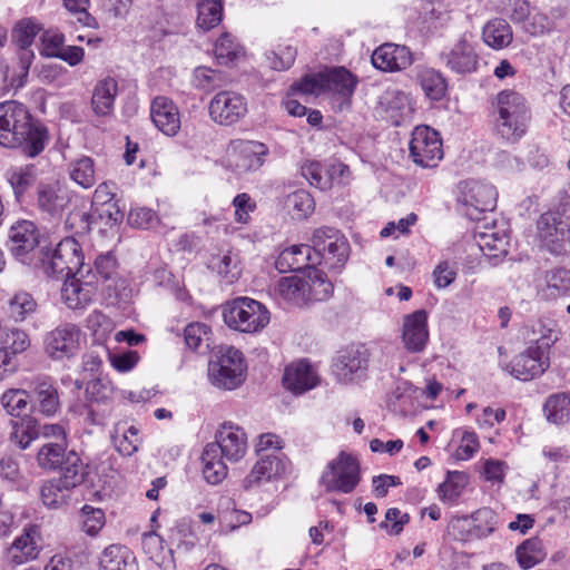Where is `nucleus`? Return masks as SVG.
Instances as JSON below:
<instances>
[{
	"mask_svg": "<svg viewBox=\"0 0 570 570\" xmlns=\"http://www.w3.org/2000/svg\"><path fill=\"white\" fill-rule=\"evenodd\" d=\"M47 140V128L33 121L24 105L16 100L0 104V146L36 157L42 153Z\"/></svg>",
	"mask_w": 570,
	"mask_h": 570,
	"instance_id": "1",
	"label": "nucleus"
},
{
	"mask_svg": "<svg viewBox=\"0 0 570 570\" xmlns=\"http://www.w3.org/2000/svg\"><path fill=\"white\" fill-rule=\"evenodd\" d=\"M494 129L504 140L515 142L529 127L531 111L527 99L514 90H502L493 100Z\"/></svg>",
	"mask_w": 570,
	"mask_h": 570,
	"instance_id": "2",
	"label": "nucleus"
},
{
	"mask_svg": "<svg viewBox=\"0 0 570 570\" xmlns=\"http://www.w3.org/2000/svg\"><path fill=\"white\" fill-rule=\"evenodd\" d=\"M276 293L289 305L307 307L315 302L328 299L333 293V285L325 273L313 268L304 277H282L277 283Z\"/></svg>",
	"mask_w": 570,
	"mask_h": 570,
	"instance_id": "3",
	"label": "nucleus"
},
{
	"mask_svg": "<svg viewBox=\"0 0 570 570\" xmlns=\"http://www.w3.org/2000/svg\"><path fill=\"white\" fill-rule=\"evenodd\" d=\"M225 324L243 333H257L269 323L268 309L258 301L236 297L227 302L223 309Z\"/></svg>",
	"mask_w": 570,
	"mask_h": 570,
	"instance_id": "4",
	"label": "nucleus"
},
{
	"mask_svg": "<svg viewBox=\"0 0 570 570\" xmlns=\"http://www.w3.org/2000/svg\"><path fill=\"white\" fill-rule=\"evenodd\" d=\"M311 243L315 264H323L328 269L341 268L348 258V242L336 228L321 227L315 229Z\"/></svg>",
	"mask_w": 570,
	"mask_h": 570,
	"instance_id": "5",
	"label": "nucleus"
},
{
	"mask_svg": "<svg viewBox=\"0 0 570 570\" xmlns=\"http://www.w3.org/2000/svg\"><path fill=\"white\" fill-rule=\"evenodd\" d=\"M361 481L360 463L344 451L331 460L323 471L320 484L326 492L351 493Z\"/></svg>",
	"mask_w": 570,
	"mask_h": 570,
	"instance_id": "6",
	"label": "nucleus"
},
{
	"mask_svg": "<svg viewBox=\"0 0 570 570\" xmlns=\"http://www.w3.org/2000/svg\"><path fill=\"white\" fill-rule=\"evenodd\" d=\"M40 259L48 276L65 279L72 275L82 276L83 255L79 243L73 237L63 238L50 257L45 254Z\"/></svg>",
	"mask_w": 570,
	"mask_h": 570,
	"instance_id": "7",
	"label": "nucleus"
},
{
	"mask_svg": "<svg viewBox=\"0 0 570 570\" xmlns=\"http://www.w3.org/2000/svg\"><path fill=\"white\" fill-rule=\"evenodd\" d=\"M268 154V147L261 141L233 139L226 148L227 167L238 175L256 171Z\"/></svg>",
	"mask_w": 570,
	"mask_h": 570,
	"instance_id": "8",
	"label": "nucleus"
},
{
	"mask_svg": "<svg viewBox=\"0 0 570 570\" xmlns=\"http://www.w3.org/2000/svg\"><path fill=\"white\" fill-rule=\"evenodd\" d=\"M456 198L465 207V215L470 219H479L481 213L495 208L498 191L487 181L469 179L458 185Z\"/></svg>",
	"mask_w": 570,
	"mask_h": 570,
	"instance_id": "9",
	"label": "nucleus"
},
{
	"mask_svg": "<svg viewBox=\"0 0 570 570\" xmlns=\"http://www.w3.org/2000/svg\"><path fill=\"white\" fill-rule=\"evenodd\" d=\"M40 230L31 220H20L11 226L9 232V249L12 256L26 265L41 258Z\"/></svg>",
	"mask_w": 570,
	"mask_h": 570,
	"instance_id": "10",
	"label": "nucleus"
},
{
	"mask_svg": "<svg viewBox=\"0 0 570 570\" xmlns=\"http://www.w3.org/2000/svg\"><path fill=\"white\" fill-rule=\"evenodd\" d=\"M81 330L72 323H63L48 332L43 338V350L53 361L73 357L80 350Z\"/></svg>",
	"mask_w": 570,
	"mask_h": 570,
	"instance_id": "11",
	"label": "nucleus"
},
{
	"mask_svg": "<svg viewBox=\"0 0 570 570\" xmlns=\"http://www.w3.org/2000/svg\"><path fill=\"white\" fill-rule=\"evenodd\" d=\"M410 156L421 167H435L443 158L439 132L429 126H417L410 140Z\"/></svg>",
	"mask_w": 570,
	"mask_h": 570,
	"instance_id": "12",
	"label": "nucleus"
},
{
	"mask_svg": "<svg viewBox=\"0 0 570 570\" xmlns=\"http://www.w3.org/2000/svg\"><path fill=\"white\" fill-rule=\"evenodd\" d=\"M208 112L215 124L230 126L246 116L247 100L237 91L220 90L209 101Z\"/></svg>",
	"mask_w": 570,
	"mask_h": 570,
	"instance_id": "13",
	"label": "nucleus"
},
{
	"mask_svg": "<svg viewBox=\"0 0 570 570\" xmlns=\"http://www.w3.org/2000/svg\"><path fill=\"white\" fill-rule=\"evenodd\" d=\"M207 445H216L215 453L229 461H238L246 453L247 436L238 425L225 422L216 433V441Z\"/></svg>",
	"mask_w": 570,
	"mask_h": 570,
	"instance_id": "14",
	"label": "nucleus"
},
{
	"mask_svg": "<svg viewBox=\"0 0 570 570\" xmlns=\"http://www.w3.org/2000/svg\"><path fill=\"white\" fill-rule=\"evenodd\" d=\"M444 65L458 75L474 72L478 68L479 57L474 46L463 35L452 47L440 55Z\"/></svg>",
	"mask_w": 570,
	"mask_h": 570,
	"instance_id": "15",
	"label": "nucleus"
},
{
	"mask_svg": "<svg viewBox=\"0 0 570 570\" xmlns=\"http://www.w3.org/2000/svg\"><path fill=\"white\" fill-rule=\"evenodd\" d=\"M549 366V356L541 355L529 346L505 365L504 370L520 381H530L543 374Z\"/></svg>",
	"mask_w": 570,
	"mask_h": 570,
	"instance_id": "16",
	"label": "nucleus"
},
{
	"mask_svg": "<svg viewBox=\"0 0 570 570\" xmlns=\"http://www.w3.org/2000/svg\"><path fill=\"white\" fill-rule=\"evenodd\" d=\"M41 533L37 525H28L8 549L11 563L20 566L36 560L41 551Z\"/></svg>",
	"mask_w": 570,
	"mask_h": 570,
	"instance_id": "17",
	"label": "nucleus"
},
{
	"mask_svg": "<svg viewBox=\"0 0 570 570\" xmlns=\"http://www.w3.org/2000/svg\"><path fill=\"white\" fill-rule=\"evenodd\" d=\"M69 191L55 183H40L37 187V207L50 217H60L70 203Z\"/></svg>",
	"mask_w": 570,
	"mask_h": 570,
	"instance_id": "18",
	"label": "nucleus"
},
{
	"mask_svg": "<svg viewBox=\"0 0 570 570\" xmlns=\"http://www.w3.org/2000/svg\"><path fill=\"white\" fill-rule=\"evenodd\" d=\"M258 456V461L243 480V488L245 490L278 478L286 471V461L278 454H259Z\"/></svg>",
	"mask_w": 570,
	"mask_h": 570,
	"instance_id": "19",
	"label": "nucleus"
},
{
	"mask_svg": "<svg viewBox=\"0 0 570 570\" xmlns=\"http://www.w3.org/2000/svg\"><path fill=\"white\" fill-rule=\"evenodd\" d=\"M150 117L154 125L166 136L174 137L180 129V115L173 100L158 96L151 101Z\"/></svg>",
	"mask_w": 570,
	"mask_h": 570,
	"instance_id": "20",
	"label": "nucleus"
},
{
	"mask_svg": "<svg viewBox=\"0 0 570 570\" xmlns=\"http://www.w3.org/2000/svg\"><path fill=\"white\" fill-rule=\"evenodd\" d=\"M372 63L375 68L383 71L402 70L412 63V56L404 46L384 43L374 50Z\"/></svg>",
	"mask_w": 570,
	"mask_h": 570,
	"instance_id": "21",
	"label": "nucleus"
},
{
	"mask_svg": "<svg viewBox=\"0 0 570 570\" xmlns=\"http://www.w3.org/2000/svg\"><path fill=\"white\" fill-rule=\"evenodd\" d=\"M426 321L428 315L423 309L404 317L403 342L410 352H420L424 348L429 337Z\"/></svg>",
	"mask_w": 570,
	"mask_h": 570,
	"instance_id": "22",
	"label": "nucleus"
},
{
	"mask_svg": "<svg viewBox=\"0 0 570 570\" xmlns=\"http://www.w3.org/2000/svg\"><path fill=\"white\" fill-rule=\"evenodd\" d=\"M332 367L337 380L346 383L364 373L367 367V358L360 350H345L341 352Z\"/></svg>",
	"mask_w": 570,
	"mask_h": 570,
	"instance_id": "23",
	"label": "nucleus"
},
{
	"mask_svg": "<svg viewBox=\"0 0 570 570\" xmlns=\"http://www.w3.org/2000/svg\"><path fill=\"white\" fill-rule=\"evenodd\" d=\"M318 377L306 361L293 363L285 368L283 384L293 393L301 394L316 386Z\"/></svg>",
	"mask_w": 570,
	"mask_h": 570,
	"instance_id": "24",
	"label": "nucleus"
},
{
	"mask_svg": "<svg viewBox=\"0 0 570 570\" xmlns=\"http://www.w3.org/2000/svg\"><path fill=\"white\" fill-rule=\"evenodd\" d=\"M96 294L92 282H82L78 275L65 279L61 297L71 309H81L88 306Z\"/></svg>",
	"mask_w": 570,
	"mask_h": 570,
	"instance_id": "25",
	"label": "nucleus"
},
{
	"mask_svg": "<svg viewBox=\"0 0 570 570\" xmlns=\"http://www.w3.org/2000/svg\"><path fill=\"white\" fill-rule=\"evenodd\" d=\"M315 265L311 245H293L283 249L276 262L275 267L279 273L298 272Z\"/></svg>",
	"mask_w": 570,
	"mask_h": 570,
	"instance_id": "26",
	"label": "nucleus"
},
{
	"mask_svg": "<svg viewBox=\"0 0 570 570\" xmlns=\"http://www.w3.org/2000/svg\"><path fill=\"white\" fill-rule=\"evenodd\" d=\"M479 248L489 257H500L508 254L509 235L503 229L484 226V230L478 226L474 233Z\"/></svg>",
	"mask_w": 570,
	"mask_h": 570,
	"instance_id": "27",
	"label": "nucleus"
},
{
	"mask_svg": "<svg viewBox=\"0 0 570 570\" xmlns=\"http://www.w3.org/2000/svg\"><path fill=\"white\" fill-rule=\"evenodd\" d=\"M556 218L544 214L538 220V232L542 245L553 255H561L566 252L564 229L560 227Z\"/></svg>",
	"mask_w": 570,
	"mask_h": 570,
	"instance_id": "28",
	"label": "nucleus"
},
{
	"mask_svg": "<svg viewBox=\"0 0 570 570\" xmlns=\"http://www.w3.org/2000/svg\"><path fill=\"white\" fill-rule=\"evenodd\" d=\"M570 292V271L554 268L546 272L544 283L538 285V295L543 299H553Z\"/></svg>",
	"mask_w": 570,
	"mask_h": 570,
	"instance_id": "29",
	"label": "nucleus"
},
{
	"mask_svg": "<svg viewBox=\"0 0 570 570\" xmlns=\"http://www.w3.org/2000/svg\"><path fill=\"white\" fill-rule=\"evenodd\" d=\"M531 330L533 340L529 346L539 354L549 356V350L560 337L557 323L552 320H538L532 324Z\"/></svg>",
	"mask_w": 570,
	"mask_h": 570,
	"instance_id": "30",
	"label": "nucleus"
},
{
	"mask_svg": "<svg viewBox=\"0 0 570 570\" xmlns=\"http://www.w3.org/2000/svg\"><path fill=\"white\" fill-rule=\"evenodd\" d=\"M325 90L350 99L355 90L357 79L345 68H332L324 71Z\"/></svg>",
	"mask_w": 570,
	"mask_h": 570,
	"instance_id": "31",
	"label": "nucleus"
},
{
	"mask_svg": "<svg viewBox=\"0 0 570 570\" xmlns=\"http://www.w3.org/2000/svg\"><path fill=\"white\" fill-rule=\"evenodd\" d=\"M118 91L117 81L114 78H105L96 85L91 105L96 115L108 116L114 109V101Z\"/></svg>",
	"mask_w": 570,
	"mask_h": 570,
	"instance_id": "32",
	"label": "nucleus"
},
{
	"mask_svg": "<svg viewBox=\"0 0 570 570\" xmlns=\"http://www.w3.org/2000/svg\"><path fill=\"white\" fill-rule=\"evenodd\" d=\"M415 79L429 99L439 101L444 97L448 86L445 78L440 71L429 67H421L416 71Z\"/></svg>",
	"mask_w": 570,
	"mask_h": 570,
	"instance_id": "33",
	"label": "nucleus"
},
{
	"mask_svg": "<svg viewBox=\"0 0 570 570\" xmlns=\"http://www.w3.org/2000/svg\"><path fill=\"white\" fill-rule=\"evenodd\" d=\"M100 570H137V566L126 547L111 544L101 553Z\"/></svg>",
	"mask_w": 570,
	"mask_h": 570,
	"instance_id": "34",
	"label": "nucleus"
},
{
	"mask_svg": "<svg viewBox=\"0 0 570 570\" xmlns=\"http://www.w3.org/2000/svg\"><path fill=\"white\" fill-rule=\"evenodd\" d=\"M216 445H206L203 454V475L210 484L220 483L227 475V466L223 461V456L215 453Z\"/></svg>",
	"mask_w": 570,
	"mask_h": 570,
	"instance_id": "35",
	"label": "nucleus"
},
{
	"mask_svg": "<svg viewBox=\"0 0 570 570\" xmlns=\"http://www.w3.org/2000/svg\"><path fill=\"white\" fill-rule=\"evenodd\" d=\"M484 42L493 49L508 47L513 39L510 24L503 19H493L489 21L482 31Z\"/></svg>",
	"mask_w": 570,
	"mask_h": 570,
	"instance_id": "36",
	"label": "nucleus"
},
{
	"mask_svg": "<svg viewBox=\"0 0 570 570\" xmlns=\"http://www.w3.org/2000/svg\"><path fill=\"white\" fill-rule=\"evenodd\" d=\"M68 171L70 179L85 189L91 188L97 181L95 161L89 156L71 160Z\"/></svg>",
	"mask_w": 570,
	"mask_h": 570,
	"instance_id": "37",
	"label": "nucleus"
},
{
	"mask_svg": "<svg viewBox=\"0 0 570 570\" xmlns=\"http://www.w3.org/2000/svg\"><path fill=\"white\" fill-rule=\"evenodd\" d=\"M67 442H45L37 453L38 465L48 471L57 470L67 459Z\"/></svg>",
	"mask_w": 570,
	"mask_h": 570,
	"instance_id": "38",
	"label": "nucleus"
},
{
	"mask_svg": "<svg viewBox=\"0 0 570 570\" xmlns=\"http://www.w3.org/2000/svg\"><path fill=\"white\" fill-rule=\"evenodd\" d=\"M58 469L61 471L58 479L67 484L66 488H70L71 490L80 485L87 474L82 460L72 450L68 451L67 459H65L63 463Z\"/></svg>",
	"mask_w": 570,
	"mask_h": 570,
	"instance_id": "39",
	"label": "nucleus"
},
{
	"mask_svg": "<svg viewBox=\"0 0 570 570\" xmlns=\"http://www.w3.org/2000/svg\"><path fill=\"white\" fill-rule=\"evenodd\" d=\"M314 207L313 197L303 189L288 194L284 199V208L293 219H305L314 212Z\"/></svg>",
	"mask_w": 570,
	"mask_h": 570,
	"instance_id": "40",
	"label": "nucleus"
},
{
	"mask_svg": "<svg viewBox=\"0 0 570 570\" xmlns=\"http://www.w3.org/2000/svg\"><path fill=\"white\" fill-rule=\"evenodd\" d=\"M208 377L213 385L224 389L234 390L242 384L245 376L240 375V370L226 368V365L216 362H209Z\"/></svg>",
	"mask_w": 570,
	"mask_h": 570,
	"instance_id": "41",
	"label": "nucleus"
},
{
	"mask_svg": "<svg viewBox=\"0 0 570 570\" xmlns=\"http://www.w3.org/2000/svg\"><path fill=\"white\" fill-rule=\"evenodd\" d=\"M39 435L40 426L33 417L27 416L20 421L12 422L10 440L20 449H27Z\"/></svg>",
	"mask_w": 570,
	"mask_h": 570,
	"instance_id": "42",
	"label": "nucleus"
},
{
	"mask_svg": "<svg viewBox=\"0 0 570 570\" xmlns=\"http://www.w3.org/2000/svg\"><path fill=\"white\" fill-rule=\"evenodd\" d=\"M223 18V0H199L197 2V26L210 30L218 26Z\"/></svg>",
	"mask_w": 570,
	"mask_h": 570,
	"instance_id": "43",
	"label": "nucleus"
},
{
	"mask_svg": "<svg viewBox=\"0 0 570 570\" xmlns=\"http://www.w3.org/2000/svg\"><path fill=\"white\" fill-rule=\"evenodd\" d=\"M58 478L46 481L41 487V500L49 508H60L70 499V488Z\"/></svg>",
	"mask_w": 570,
	"mask_h": 570,
	"instance_id": "44",
	"label": "nucleus"
},
{
	"mask_svg": "<svg viewBox=\"0 0 570 570\" xmlns=\"http://www.w3.org/2000/svg\"><path fill=\"white\" fill-rule=\"evenodd\" d=\"M6 176L18 199L35 184L37 178L33 165L12 168L7 171Z\"/></svg>",
	"mask_w": 570,
	"mask_h": 570,
	"instance_id": "45",
	"label": "nucleus"
},
{
	"mask_svg": "<svg viewBox=\"0 0 570 570\" xmlns=\"http://www.w3.org/2000/svg\"><path fill=\"white\" fill-rule=\"evenodd\" d=\"M473 527L469 530V535L465 538H485L490 535L497 527V514L490 508H482L476 510L471 515Z\"/></svg>",
	"mask_w": 570,
	"mask_h": 570,
	"instance_id": "46",
	"label": "nucleus"
},
{
	"mask_svg": "<svg viewBox=\"0 0 570 570\" xmlns=\"http://www.w3.org/2000/svg\"><path fill=\"white\" fill-rule=\"evenodd\" d=\"M41 31L42 26L36 19H21L13 27L12 39L20 49H28Z\"/></svg>",
	"mask_w": 570,
	"mask_h": 570,
	"instance_id": "47",
	"label": "nucleus"
},
{
	"mask_svg": "<svg viewBox=\"0 0 570 570\" xmlns=\"http://www.w3.org/2000/svg\"><path fill=\"white\" fill-rule=\"evenodd\" d=\"M239 258L237 254L227 252L223 255L214 256L209 261V267L216 271L228 283H233L240 274Z\"/></svg>",
	"mask_w": 570,
	"mask_h": 570,
	"instance_id": "48",
	"label": "nucleus"
},
{
	"mask_svg": "<svg viewBox=\"0 0 570 570\" xmlns=\"http://www.w3.org/2000/svg\"><path fill=\"white\" fill-rule=\"evenodd\" d=\"M39 411L47 415H53L59 409V396L57 389L47 381H40L35 389Z\"/></svg>",
	"mask_w": 570,
	"mask_h": 570,
	"instance_id": "49",
	"label": "nucleus"
},
{
	"mask_svg": "<svg viewBox=\"0 0 570 570\" xmlns=\"http://www.w3.org/2000/svg\"><path fill=\"white\" fill-rule=\"evenodd\" d=\"M544 413L549 422L562 424L570 416V401L563 394L551 395L546 401Z\"/></svg>",
	"mask_w": 570,
	"mask_h": 570,
	"instance_id": "50",
	"label": "nucleus"
},
{
	"mask_svg": "<svg viewBox=\"0 0 570 570\" xmlns=\"http://www.w3.org/2000/svg\"><path fill=\"white\" fill-rule=\"evenodd\" d=\"M1 405L11 416H20L29 405V394L21 389L6 391L1 396Z\"/></svg>",
	"mask_w": 570,
	"mask_h": 570,
	"instance_id": "51",
	"label": "nucleus"
},
{
	"mask_svg": "<svg viewBox=\"0 0 570 570\" xmlns=\"http://www.w3.org/2000/svg\"><path fill=\"white\" fill-rule=\"evenodd\" d=\"M184 340L191 350H206L209 347L210 328L204 323H190L184 330Z\"/></svg>",
	"mask_w": 570,
	"mask_h": 570,
	"instance_id": "52",
	"label": "nucleus"
},
{
	"mask_svg": "<svg viewBox=\"0 0 570 570\" xmlns=\"http://www.w3.org/2000/svg\"><path fill=\"white\" fill-rule=\"evenodd\" d=\"M542 544L538 539L525 540L517 548V558L519 564L529 569L539 563L543 559Z\"/></svg>",
	"mask_w": 570,
	"mask_h": 570,
	"instance_id": "53",
	"label": "nucleus"
},
{
	"mask_svg": "<svg viewBox=\"0 0 570 570\" xmlns=\"http://www.w3.org/2000/svg\"><path fill=\"white\" fill-rule=\"evenodd\" d=\"M302 176L314 187L321 190L331 188V177L327 175L321 163L307 160L302 165Z\"/></svg>",
	"mask_w": 570,
	"mask_h": 570,
	"instance_id": "54",
	"label": "nucleus"
},
{
	"mask_svg": "<svg viewBox=\"0 0 570 570\" xmlns=\"http://www.w3.org/2000/svg\"><path fill=\"white\" fill-rule=\"evenodd\" d=\"M465 485V476L460 472H448L446 480L439 485V498L443 502H454Z\"/></svg>",
	"mask_w": 570,
	"mask_h": 570,
	"instance_id": "55",
	"label": "nucleus"
},
{
	"mask_svg": "<svg viewBox=\"0 0 570 570\" xmlns=\"http://www.w3.org/2000/svg\"><path fill=\"white\" fill-rule=\"evenodd\" d=\"M242 53V47L229 33H223L215 43V56L222 65H227Z\"/></svg>",
	"mask_w": 570,
	"mask_h": 570,
	"instance_id": "56",
	"label": "nucleus"
},
{
	"mask_svg": "<svg viewBox=\"0 0 570 570\" xmlns=\"http://www.w3.org/2000/svg\"><path fill=\"white\" fill-rule=\"evenodd\" d=\"M37 303L29 293H16L9 299V314L16 321H23L27 315L36 311Z\"/></svg>",
	"mask_w": 570,
	"mask_h": 570,
	"instance_id": "57",
	"label": "nucleus"
},
{
	"mask_svg": "<svg viewBox=\"0 0 570 570\" xmlns=\"http://www.w3.org/2000/svg\"><path fill=\"white\" fill-rule=\"evenodd\" d=\"M291 91L294 95L301 94L305 96H318L320 94L325 92L324 71L305 76L299 81H296L291 86Z\"/></svg>",
	"mask_w": 570,
	"mask_h": 570,
	"instance_id": "58",
	"label": "nucleus"
},
{
	"mask_svg": "<svg viewBox=\"0 0 570 570\" xmlns=\"http://www.w3.org/2000/svg\"><path fill=\"white\" fill-rule=\"evenodd\" d=\"M112 440L115 446L122 455H131L138 450L139 436L138 430L135 426L125 429L121 432L120 428L117 426Z\"/></svg>",
	"mask_w": 570,
	"mask_h": 570,
	"instance_id": "59",
	"label": "nucleus"
},
{
	"mask_svg": "<svg viewBox=\"0 0 570 570\" xmlns=\"http://www.w3.org/2000/svg\"><path fill=\"white\" fill-rule=\"evenodd\" d=\"M86 395L90 402L106 403L114 395V385L108 379L91 380L86 386Z\"/></svg>",
	"mask_w": 570,
	"mask_h": 570,
	"instance_id": "60",
	"label": "nucleus"
},
{
	"mask_svg": "<svg viewBox=\"0 0 570 570\" xmlns=\"http://www.w3.org/2000/svg\"><path fill=\"white\" fill-rule=\"evenodd\" d=\"M80 517L82 529L89 535H96L105 524V513L99 508L86 504L81 509Z\"/></svg>",
	"mask_w": 570,
	"mask_h": 570,
	"instance_id": "61",
	"label": "nucleus"
},
{
	"mask_svg": "<svg viewBox=\"0 0 570 570\" xmlns=\"http://www.w3.org/2000/svg\"><path fill=\"white\" fill-rule=\"evenodd\" d=\"M40 40V55L48 58H57L65 46V37L57 30L43 31Z\"/></svg>",
	"mask_w": 570,
	"mask_h": 570,
	"instance_id": "62",
	"label": "nucleus"
},
{
	"mask_svg": "<svg viewBox=\"0 0 570 570\" xmlns=\"http://www.w3.org/2000/svg\"><path fill=\"white\" fill-rule=\"evenodd\" d=\"M296 55V48L292 46H278L277 51H272L267 56V59L273 69L286 70L294 63Z\"/></svg>",
	"mask_w": 570,
	"mask_h": 570,
	"instance_id": "63",
	"label": "nucleus"
},
{
	"mask_svg": "<svg viewBox=\"0 0 570 570\" xmlns=\"http://www.w3.org/2000/svg\"><path fill=\"white\" fill-rule=\"evenodd\" d=\"M220 73L208 67H197L194 71V85L202 90H212L220 86Z\"/></svg>",
	"mask_w": 570,
	"mask_h": 570,
	"instance_id": "64",
	"label": "nucleus"
}]
</instances>
